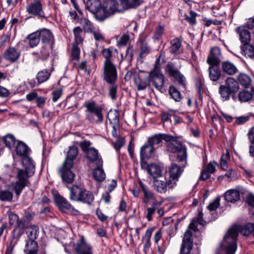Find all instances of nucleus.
Listing matches in <instances>:
<instances>
[{
	"instance_id": "nucleus-1",
	"label": "nucleus",
	"mask_w": 254,
	"mask_h": 254,
	"mask_svg": "<svg viewBox=\"0 0 254 254\" xmlns=\"http://www.w3.org/2000/svg\"><path fill=\"white\" fill-rule=\"evenodd\" d=\"M197 223L204 226L206 222L203 220V214L201 211L198 213L196 220L193 219L189 226V229L184 234V236L182 244V251L185 253H190L192 247V232L198 231Z\"/></svg>"
},
{
	"instance_id": "nucleus-2",
	"label": "nucleus",
	"mask_w": 254,
	"mask_h": 254,
	"mask_svg": "<svg viewBox=\"0 0 254 254\" xmlns=\"http://www.w3.org/2000/svg\"><path fill=\"white\" fill-rule=\"evenodd\" d=\"M35 168L31 164L27 169H19L17 173L18 181L13 184V189L19 195L22 190L29 183L28 179L35 173Z\"/></svg>"
},
{
	"instance_id": "nucleus-3",
	"label": "nucleus",
	"mask_w": 254,
	"mask_h": 254,
	"mask_svg": "<svg viewBox=\"0 0 254 254\" xmlns=\"http://www.w3.org/2000/svg\"><path fill=\"white\" fill-rule=\"evenodd\" d=\"M239 89V83L234 78L228 77L225 81V85H220L219 88V93L223 101H227L230 99L232 95L233 100H236L237 96L234 94Z\"/></svg>"
},
{
	"instance_id": "nucleus-4",
	"label": "nucleus",
	"mask_w": 254,
	"mask_h": 254,
	"mask_svg": "<svg viewBox=\"0 0 254 254\" xmlns=\"http://www.w3.org/2000/svg\"><path fill=\"white\" fill-rule=\"evenodd\" d=\"M70 248H72L76 254H93L92 246L86 243L83 236L77 241L75 244L72 243L64 246V251L67 253H70Z\"/></svg>"
},
{
	"instance_id": "nucleus-5",
	"label": "nucleus",
	"mask_w": 254,
	"mask_h": 254,
	"mask_svg": "<svg viewBox=\"0 0 254 254\" xmlns=\"http://www.w3.org/2000/svg\"><path fill=\"white\" fill-rule=\"evenodd\" d=\"M15 150L17 155L22 157L21 164L23 169H27V167L32 164L35 168L34 161L29 156L30 148L23 141L18 140L15 147Z\"/></svg>"
},
{
	"instance_id": "nucleus-6",
	"label": "nucleus",
	"mask_w": 254,
	"mask_h": 254,
	"mask_svg": "<svg viewBox=\"0 0 254 254\" xmlns=\"http://www.w3.org/2000/svg\"><path fill=\"white\" fill-rule=\"evenodd\" d=\"M168 150L172 153H177V158L179 162H183V166L187 164V149L180 142L173 140V141L168 143Z\"/></svg>"
},
{
	"instance_id": "nucleus-7",
	"label": "nucleus",
	"mask_w": 254,
	"mask_h": 254,
	"mask_svg": "<svg viewBox=\"0 0 254 254\" xmlns=\"http://www.w3.org/2000/svg\"><path fill=\"white\" fill-rule=\"evenodd\" d=\"M124 9L121 4V1L120 4H119L115 0H108L102 7L103 15L102 17H100V21H103L116 12H120Z\"/></svg>"
},
{
	"instance_id": "nucleus-8",
	"label": "nucleus",
	"mask_w": 254,
	"mask_h": 254,
	"mask_svg": "<svg viewBox=\"0 0 254 254\" xmlns=\"http://www.w3.org/2000/svg\"><path fill=\"white\" fill-rule=\"evenodd\" d=\"M104 80L108 83L113 84L117 79V70L116 65L111 62H104L103 66Z\"/></svg>"
},
{
	"instance_id": "nucleus-9",
	"label": "nucleus",
	"mask_w": 254,
	"mask_h": 254,
	"mask_svg": "<svg viewBox=\"0 0 254 254\" xmlns=\"http://www.w3.org/2000/svg\"><path fill=\"white\" fill-rule=\"evenodd\" d=\"M152 185L153 189L156 191L160 193H165L167 192L168 187L170 189H172L176 186V182L171 180L167 181L162 176L161 178L154 179Z\"/></svg>"
},
{
	"instance_id": "nucleus-10",
	"label": "nucleus",
	"mask_w": 254,
	"mask_h": 254,
	"mask_svg": "<svg viewBox=\"0 0 254 254\" xmlns=\"http://www.w3.org/2000/svg\"><path fill=\"white\" fill-rule=\"evenodd\" d=\"M149 77L156 89L161 91L163 88L165 84V76L161 70H152L150 72Z\"/></svg>"
},
{
	"instance_id": "nucleus-11",
	"label": "nucleus",
	"mask_w": 254,
	"mask_h": 254,
	"mask_svg": "<svg viewBox=\"0 0 254 254\" xmlns=\"http://www.w3.org/2000/svg\"><path fill=\"white\" fill-rule=\"evenodd\" d=\"M26 9L27 12L30 14L40 18L45 17V13L43 10L42 4L39 0H34V1L27 5Z\"/></svg>"
},
{
	"instance_id": "nucleus-12",
	"label": "nucleus",
	"mask_w": 254,
	"mask_h": 254,
	"mask_svg": "<svg viewBox=\"0 0 254 254\" xmlns=\"http://www.w3.org/2000/svg\"><path fill=\"white\" fill-rule=\"evenodd\" d=\"M73 166H69L67 163H63L62 166L59 169V173L63 181L67 183L73 182L75 175L71 170Z\"/></svg>"
},
{
	"instance_id": "nucleus-13",
	"label": "nucleus",
	"mask_w": 254,
	"mask_h": 254,
	"mask_svg": "<svg viewBox=\"0 0 254 254\" xmlns=\"http://www.w3.org/2000/svg\"><path fill=\"white\" fill-rule=\"evenodd\" d=\"M55 201L62 211H71L75 215L79 213V211L72 207L66 199L59 194L55 196Z\"/></svg>"
},
{
	"instance_id": "nucleus-14",
	"label": "nucleus",
	"mask_w": 254,
	"mask_h": 254,
	"mask_svg": "<svg viewBox=\"0 0 254 254\" xmlns=\"http://www.w3.org/2000/svg\"><path fill=\"white\" fill-rule=\"evenodd\" d=\"M84 106L88 112L93 113L97 119L96 120V124H99L103 122L104 120L102 114L103 108L100 106H97L94 102H87L84 104Z\"/></svg>"
},
{
	"instance_id": "nucleus-15",
	"label": "nucleus",
	"mask_w": 254,
	"mask_h": 254,
	"mask_svg": "<svg viewBox=\"0 0 254 254\" xmlns=\"http://www.w3.org/2000/svg\"><path fill=\"white\" fill-rule=\"evenodd\" d=\"M87 7L89 11L94 14L97 20L100 21V17H102L103 11L100 0H89Z\"/></svg>"
},
{
	"instance_id": "nucleus-16",
	"label": "nucleus",
	"mask_w": 254,
	"mask_h": 254,
	"mask_svg": "<svg viewBox=\"0 0 254 254\" xmlns=\"http://www.w3.org/2000/svg\"><path fill=\"white\" fill-rule=\"evenodd\" d=\"M109 121L112 126V135L113 137L116 138L119 134L120 121L119 114L117 111L115 110L109 113Z\"/></svg>"
},
{
	"instance_id": "nucleus-17",
	"label": "nucleus",
	"mask_w": 254,
	"mask_h": 254,
	"mask_svg": "<svg viewBox=\"0 0 254 254\" xmlns=\"http://www.w3.org/2000/svg\"><path fill=\"white\" fill-rule=\"evenodd\" d=\"M222 59L220 49L217 47L211 49L210 54L207 59V63L210 65H218Z\"/></svg>"
},
{
	"instance_id": "nucleus-18",
	"label": "nucleus",
	"mask_w": 254,
	"mask_h": 254,
	"mask_svg": "<svg viewBox=\"0 0 254 254\" xmlns=\"http://www.w3.org/2000/svg\"><path fill=\"white\" fill-rule=\"evenodd\" d=\"M181 166H179L176 164H173L170 167L169 173L170 179L172 181H175L176 183L178 180L179 178L181 176L184 171V168L186 166H183V162H180Z\"/></svg>"
},
{
	"instance_id": "nucleus-19",
	"label": "nucleus",
	"mask_w": 254,
	"mask_h": 254,
	"mask_svg": "<svg viewBox=\"0 0 254 254\" xmlns=\"http://www.w3.org/2000/svg\"><path fill=\"white\" fill-rule=\"evenodd\" d=\"M148 174L153 179L162 176V170L160 165L155 163L149 164L146 168Z\"/></svg>"
},
{
	"instance_id": "nucleus-20",
	"label": "nucleus",
	"mask_w": 254,
	"mask_h": 254,
	"mask_svg": "<svg viewBox=\"0 0 254 254\" xmlns=\"http://www.w3.org/2000/svg\"><path fill=\"white\" fill-rule=\"evenodd\" d=\"M84 188L79 187L78 186L74 185L70 189L69 198L71 200L75 201H79L83 200V198L81 197L82 194H86L83 193Z\"/></svg>"
},
{
	"instance_id": "nucleus-21",
	"label": "nucleus",
	"mask_w": 254,
	"mask_h": 254,
	"mask_svg": "<svg viewBox=\"0 0 254 254\" xmlns=\"http://www.w3.org/2000/svg\"><path fill=\"white\" fill-rule=\"evenodd\" d=\"M236 32L239 36V39L243 45L249 44L251 41L250 32L243 26H239L236 29Z\"/></svg>"
},
{
	"instance_id": "nucleus-22",
	"label": "nucleus",
	"mask_w": 254,
	"mask_h": 254,
	"mask_svg": "<svg viewBox=\"0 0 254 254\" xmlns=\"http://www.w3.org/2000/svg\"><path fill=\"white\" fill-rule=\"evenodd\" d=\"M40 39L44 44H53L54 36L52 32L46 28L38 30Z\"/></svg>"
},
{
	"instance_id": "nucleus-23",
	"label": "nucleus",
	"mask_w": 254,
	"mask_h": 254,
	"mask_svg": "<svg viewBox=\"0 0 254 254\" xmlns=\"http://www.w3.org/2000/svg\"><path fill=\"white\" fill-rule=\"evenodd\" d=\"M139 185L143 193V198L142 201L145 204H148L151 200H154L155 196L154 193L149 189V188L144 185L141 181L139 182Z\"/></svg>"
},
{
	"instance_id": "nucleus-24",
	"label": "nucleus",
	"mask_w": 254,
	"mask_h": 254,
	"mask_svg": "<svg viewBox=\"0 0 254 254\" xmlns=\"http://www.w3.org/2000/svg\"><path fill=\"white\" fill-rule=\"evenodd\" d=\"M87 158L90 162H95L97 166L102 167L103 161L99 157L98 151L94 148H90L86 152Z\"/></svg>"
},
{
	"instance_id": "nucleus-25",
	"label": "nucleus",
	"mask_w": 254,
	"mask_h": 254,
	"mask_svg": "<svg viewBox=\"0 0 254 254\" xmlns=\"http://www.w3.org/2000/svg\"><path fill=\"white\" fill-rule=\"evenodd\" d=\"M77 154V147L75 145L70 146L66 157L64 163H67L69 166H73V160L76 158Z\"/></svg>"
},
{
	"instance_id": "nucleus-26",
	"label": "nucleus",
	"mask_w": 254,
	"mask_h": 254,
	"mask_svg": "<svg viewBox=\"0 0 254 254\" xmlns=\"http://www.w3.org/2000/svg\"><path fill=\"white\" fill-rule=\"evenodd\" d=\"M241 194L239 190L232 189L227 191L225 193V199L231 203H235L240 200Z\"/></svg>"
},
{
	"instance_id": "nucleus-27",
	"label": "nucleus",
	"mask_w": 254,
	"mask_h": 254,
	"mask_svg": "<svg viewBox=\"0 0 254 254\" xmlns=\"http://www.w3.org/2000/svg\"><path fill=\"white\" fill-rule=\"evenodd\" d=\"M155 147L146 142L140 148V155L141 158H149L154 152Z\"/></svg>"
},
{
	"instance_id": "nucleus-28",
	"label": "nucleus",
	"mask_w": 254,
	"mask_h": 254,
	"mask_svg": "<svg viewBox=\"0 0 254 254\" xmlns=\"http://www.w3.org/2000/svg\"><path fill=\"white\" fill-rule=\"evenodd\" d=\"M38 244L35 240H28L25 245L26 254H37Z\"/></svg>"
},
{
	"instance_id": "nucleus-29",
	"label": "nucleus",
	"mask_w": 254,
	"mask_h": 254,
	"mask_svg": "<svg viewBox=\"0 0 254 254\" xmlns=\"http://www.w3.org/2000/svg\"><path fill=\"white\" fill-rule=\"evenodd\" d=\"M142 2V0H121V4L125 9L135 8Z\"/></svg>"
},
{
	"instance_id": "nucleus-30",
	"label": "nucleus",
	"mask_w": 254,
	"mask_h": 254,
	"mask_svg": "<svg viewBox=\"0 0 254 254\" xmlns=\"http://www.w3.org/2000/svg\"><path fill=\"white\" fill-rule=\"evenodd\" d=\"M19 56V53L14 48H8L5 52L4 57L5 59L11 62H15Z\"/></svg>"
},
{
	"instance_id": "nucleus-31",
	"label": "nucleus",
	"mask_w": 254,
	"mask_h": 254,
	"mask_svg": "<svg viewBox=\"0 0 254 254\" xmlns=\"http://www.w3.org/2000/svg\"><path fill=\"white\" fill-rule=\"evenodd\" d=\"M221 75V71L217 65H210L209 67V76L212 81H216L218 80Z\"/></svg>"
},
{
	"instance_id": "nucleus-32",
	"label": "nucleus",
	"mask_w": 254,
	"mask_h": 254,
	"mask_svg": "<svg viewBox=\"0 0 254 254\" xmlns=\"http://www.w3.org/2000/svg\"><path fill=\"white\" fill-rule=\"evenodd\" d=\"M223 71L229 75H233L237 71L236 66L232 63L226 61L222 63Z\"/></svg>"
},
{
	"instance_id": "nucleus-33",
	"label": "nucleus",
	"mask_w": 254,
	"mask_h": 254,
	"mask_svg": "<svg viewBox=\"0 0 254 254\" xmlns=\"http://www.w3.org/2000/svg\"><path fill=\"white\" fill-rule=\"evenodd\" d=\"M23 223H18V225L15 228L11 233V240L13 243L17 244L18 238L23 233Z\"/></svg>"
},
{
	"instance_id": "nucleus-34",
	"label": "nucleus",
	"mask_w": 254,
	"mask_h": 254,
	"mask_svg": "<svg viewBox=\"0 0 254 254\" xmlns=\"http://www.w3.org/2000/svg\"><path fill=\"white\" fill-rule=\"evenodd\" d=\"M30 47L34 48L37 46L40 42V37L38 30L30 34L27 37Z\"/></svg>"
},
{
	"instance_id": "nucleus-35",
	"label": "nucleus",
	"mask_w": 254,
	"mask_h": 254,
	"mask_svg": "<svg viewBox=\"0 0 254 254\" xmlns=\"http://www.w3.org/2000/svg\"><path fill=\"white\" fill-rule=\"evenodd\" d=\"M165 70L170 76L173 77L180 72V67L177 66L174 63L169 62L165 67Z\"/></svg>"
},
{
	"instance_id": "nucleus-36",
	"label": "nucleus",
	"mask_w": 254,
	"mask_h": 254,
	"mask_svg": "<svg viewBox=\"0 0 254 254\" xmlns=\"http://www.w3.org/2000/svg\"><path fill=\"white\" fill-rule=\"evenodd\" d=\"M170 52L172 54H178L181 47V42L179 38H175L170 41Z\"/></svg>"
},
{
	"instance_id": "nucleus-37",
	"label": "nucleus",
	"mask_w": 254,
	"mask_h": 254,
	"mask_svg": "<svg viewBox=\"0 0 254 254\" xmlns=\"http://www.w3.org/2000/svg\"><path fill=\"white\" fill-rule=\"evenodd\" d=\"M242 54L246 58H254V47L249 44L244 45L242 47Z\"/></svg>"
},
{
	"instance_id": "nucleus-38",
	"label": "nucleus",
	"mask_w": 254,
	"mask_h": 254,
	"mask_svg": "<svg viewBox=\"0 0 254 254\" xmlns=\"http://www.w3.org/2000/svg\"><path fill=\"white\" fill-rule=\"evenodd\" d=\"M27 234L28 240H35L39 233V228L36 225H31L27 228Z\"/></svg>"
},
{
	"instance_id": "nucleus-39",
	"label": "nucleus",
	"mask_w": 254,
	"mask_h": 254,
	"mask_svg": "<svg viewBox=\"0 0 254 254\" xmlns=\"http://www.w3.org/2000/svg\"><path fill=\"white\" fill-rule=\"evenodd\" d=\"M169 94L175 102H179L182 99V95L180 92L174 86L172 85L169 87Z\"/></svg>"
},
{
	"instance_id": "nucleus-40",
	"label": "nucleus",
	"mask_w": 254,
	"mask_h": 254,
	"mask_svg": "<svg viewBox=\"0 0 254 254\" xmlns=\"http://www.w3.org/2000/svg\"><path fill=\"white\" fill-rule=\"evenodd\" d=\"M93 176L98 182H102L105 179V174L101 167L97 166V168L93 170Z\"/></svg>"
},
{
	"instance_id": "nucleus-41",
	"label": "nucleus",
	"mask_w": 254,
	"mask_h": 254,
	"mask_svg": "<svg viewBox=\"0 0 254 254\" xmlns=\"http://www.w3.org/2000/svg\"><path fill=\"white\" fill-rule=\"evenodd\" d=\"M83 192V193L86 194V195L83 194H82L81 197L83 198L84 200H80V202L86 203L88 205L91 204L94 199V197L92 192L85 190V189H84Z\"/></svg>"
},
{
	"instance_id": "nucleus-42",
	"label": "nucleus",
	"mask_w": 254,
	"mask_h": 254,
	"mask_svg": "<svg viewBox=\"0 0 254 254\" xmlns=\"http://www.w3.org/2000/svg\"><path fill=\"white\" fill-rule=\"evenodd\" d=\"M252 98L251 92L244 90L240 91L238 94V99L241 102H247Z\"/></svg>"
},
{
	"instance_id": "nucleus-43",
	"label": "nucleus",
	"mask_w": 254,
	"mask_h": 254,
	"mask_svg": "<svg viewBox=\"0 0 254 254\" xmlns=\"http://www.w3.org/2000/svg\"><path fill=\"white\" fill-rule=\"evenodd\" d=\"M51 73L47 70H42L39 72L37 74V79L38 82V84H41L47 81L50 77Z\"/></svg>"
},
{
	"instance_id": "nucleus-44",
	"label": "nucleus",
	"mask_w": 254,
	"mask_h": 254,
	"mask_svg": "<svg viewBox=\"0 0 254 254\" xmlns=\"http://www.w3.org/2000/svg\"><path fill=\"white\" fill-rule=\"evenodd\" d=\"M3 141L5 146L11 149L14 145H16L17 141L12 134H7L3 138Z\"/></svg>"
},
{
	"instance_id": "nucleus-45",
	"label": "nucleus",
	"mask_w": 254,
	"mask_h": 254,
	"mask_svg": "<svg viewBox=\"0 0 254 254\" xmlns=\"http://www.w3.org/2000/svg\"><path fill=\"white\" fill-rule=\"evenodd\" d=\"M73 31L74 36V43L76 44H80L83 41V38L81 35L82 33L81 28L79 26H77L73 29Z\"/></svg>"
},
{
	"instance_id": "nucleus-46",
	"label": "nucleus",
	"mask_w": 254,
	"mask_h": 254,
	"mask_svg": "<svg viewBox=\"0 0 254 254\" xmlns=\"http://www.w3.org/2000/svg\"><path fill=\"white\" fill-rule=\"evenodd\" d=\"M161 134H155L148 138L147 142L150 145L154 147V145L160 144L162 141Z\"/></svg>"
},
{
	"instance_id": "nucleus-47",
	"label": "nucleus",
	"mask_w": 254,
	"mask_h": 254,
	"mask_svg": "<svg viewBox=\"0 0 254 254\" xmlns=\"http://www.w3.org/2000/svg\"><path fill=\"white\" fill-rule=\"evenodd\" d=\"M7 214L8 216L9 223L10 225H17L18 226V223H23L19 221L17 215L13 213L11 211L8 210Z\"/></svg>"
},
{
	"instance_id": "nucleus-48",
	"label": "nucleus",
	"mask_w": 254,
	"mask_h": 254,
	"mask_svg": "<svg viewBox=\"0 0 254 254\" xmlns=\"http://www.w3.org/2000/svg\"><path fill=\"white\" fill-rule=\"evenodd\" d=\"M150 52V49L147 43L144 41H141L140 52L139 56L141 58L146 57Z\"/></svg>"
},
{
	"instance_id": "nucleus-49",
	"label": "nucleus",
	"mask_w": 254,
	"mask_h": 254,
	"mask_svg": "<svg viewBox=\"0 0 254 254\" xmlns=\"http://www.w3.org/2000/svg\"><path fill=\"white\" fill-rule=\"evenodd\" d=\"M239 82L244 86L248 87L251 84L250 77L246 74L241 73L238 77Z\"/></svg>"
},
{
	"instance_id": "nucleus-50",
	"label": "nucleus",
	"mask_w": 254,
	"mask_h": 254,
	"mask_svg": "<svg viewBox=\"0 0 254 254\" xmlns=\"http://www.w3.org/2000/svg\"><path fill=\"white\" fill-rule=\"evenodd\" d=\"M79 23L85 31H91L93 28L91 22L85 17L81 18L79 20Z\"/></svg>"
},
{
	"instance_id": "nucleus-51",
	"label": "nucleus",
	"mask_w": 254,
	"mask_h": 254,
	"mask_svg": "<svg viewBox=\"0 0 254 254\" xmlns=\"http://www.w3.org/2000/svg\"><path fill=\"white\" fill-rule=\"evenodd\" d=\"M177 112L175 110H169L167 112H162L161 114V120L163 122L169 121L171 116L174 115Z\"/></svg>"
},
{
	"instance_id": "nucleus-52",
	"label": "nucleus",
	"mask_w": 254,
	"mask_h": 254,
	"mask_svg": "<svg viewBox=\"0 0 254 254\" xmlns=\"http://www.w3.org/2000/svg\"><path fill=\"white\" fill-rule=\"evenodd\" d=\"M230 159V154L227 151L226 154H223L222 155L221 160H220V166L223 170H225L228 168V161Z\"/></svg>"
},
{
	"instance_id": "nucleus-53",
	"label": "nucleus",
	"mask_w": 254,
	"mask_h": 254,
	"mask_svg": "<svg viewBox=\"0 0 254 254\" xmlns=\"http://www.w3.org/2000/svg\"><path fill=\"white\" fill-rule=\"evenodd\" d=\"M248 135L250 143L249 150H250V152L252 153L254 150V126L250 129Z\"/></svg>"
},
{
	"instance_id": "nucleus-54",
	"label": "nucleus",
	"mask_w": 254,
	"mask_h": 254,
	"mask_svg": "<svg viewBox=\"0 0 254 254\" xmlns=\"http://www.w3.org/2000/svg\"><path fill=\"white\" fill-rule=\"evenodd\" d=\"M176 81L178 83L180 86H182L183 87L186 86V78L184 75L182 74L180 71L173 76Z\"/></svg>"
},
{
	"instance_id": "nucleus-55",
	"label": "nucleus",
	"mask_w": 254,
	"mask_h": 254,
	"mask_svg": "<svg viewBox=\"0 0 254 254\" xmlns=\"http://www.w3.org/2000/svg\"><path fill=\"white\" fill-rule=\"evenodd\" d=\"M53 44H45L41 50V55L43 59H46L50 54V49Z\"/></svg>"
},
{
	"instance_id": "nucleus-56",
	"label": "nucleus",
	"mask_w": 254,
	"mask_h": 254,
	"mask_svg": "<svg viewBox=\"0 0 254 254\" xmlns=\"http://www.w3.org/2000/svg\"><path fill=\"white\" fill-rule=\"evenodd\" d=\"M135 83L138 90H144L147 86L146 81L141 79L139 77L135 79Z\"/></svg>"
},
{
	"instance_id": "nucleus-57",
	"label": "nucleus",
	"mask_w": 254,
	"mask_h": 254,
	"mask_svg": "<svg viewBox=\"0 0 254 254\" xmlns=\"http://www.w3.org/2000/svg\"><path fill=\"white\" fill-rule=\"evenodd\" d=\"M0 198L3 201H10L12 198V194L9 191H2L0 193Z\"/></svg>"
},
{
	"instance_id": "nucleus-58",
	"label": "nucleus",
	"mask_w": 254,
	"mask_h": 254,
	"mask_svg": "<svg viewBox=\"0 0 254 254\" xmlns=\"http://www.w3.org/2000/svg\"><path fill=\"white\" fill-rule=\"evenodd\" d=\"M113 48L110 47L109 48L104 49L102 51V54L103 57L105 58V60L104 62L111 61L110 58L112 56V52L113 51Z\"/></svg>"
},
{
	"instance_id": "nucleus-59",
	"label": "nucleus",
	"mask_w": 254,
	"mask_h": 254,
	"mask_svg": "<svg viewBox=\"0 0 254 254\" xmlns=\"http://www.w3.org/2000/svg\"><path fill=\"white\" fill-rule=\"evenodd\" d=\"M78 44L73 43L71 49V56L73 59L75 60L79 58L80 55V50L78 47Z\"/></svg>"
},
{
	"instance_id": "nucleus-60",
	"label": "nucleus",
	"mask_w": 254,
	"mask_h": 254,
	"mask_svg": "<svg viewBox=\"0 0 254 254\" xmlns=\"http://www.w3.org/2000/svg\"><path fill=\"white\" fill-rule=\"evenodd\" d=\"M220 205V200L219 198L215 199L213 202L209 203L207 208L210 212L216 210Z\"/></svg>"
},
{
	"instance_id": "nucleus-61",
	"label": "nucleus",
	"mask_w": 254,
	"mask_h": 254,
	"mask_svg": "<svg viewBox=\"0 0 254 254\" xmlns=\"http://www.w3.org/2000/svg\"><path fill=\"white\" fill-rule=\"evenodd\" d=\"M164 26L161 25H159L158 28L156 29L154 35V38L156 40H159L162 35H163L164 32Z\"/></svg>"
},
{
	"instance_id": "nucleus-62",
	"label": "nucleus",
	"mask_w": 254,
	"mask_h": 254,
	"mask_svg": "<svg viewBox=\"0 0 254 254\" xmlns=\"http://www.w3.org/2000/svg\"><path fill=\"white\" fill-rule=\"evenodd\" d=\"M129 39V37L127 34L123 35L117 42V45L119 47H122L126 45Z\"/></svg>"
},
{
	"instance_id": "nucleus-63",
	"label": "nucleus",
	"mask_w": 254,
	"mask_h": 254,
	"mask_svg": "<svg viewBox=\"0 0 254 254\" xmlns=\"http://www.w3.org/2000/svg\"><path fill=\"white\" fill-rule=\"evenodd\" d=\"M196 13L191 10L190 12V15H187L185 18L190 24L193 25L196 23Z\"/></svg>"
},
{
	"instance_id": "nucleus-64",
	"label": "nucleus",
	"mask_w": 254,
	"mask_h": 254,
	"mask_svg": "<svg viewBox=\"0 0 254 254\" xmlns=\"http://www.w3.org/2000/svg\"><path fill=\"white\" fill-rule=\"evenodd\" d=\"M63 91L62 89H58L53 92L52 100L54 102H56L62 96Z\"/></svg>"
}]
</instances>
